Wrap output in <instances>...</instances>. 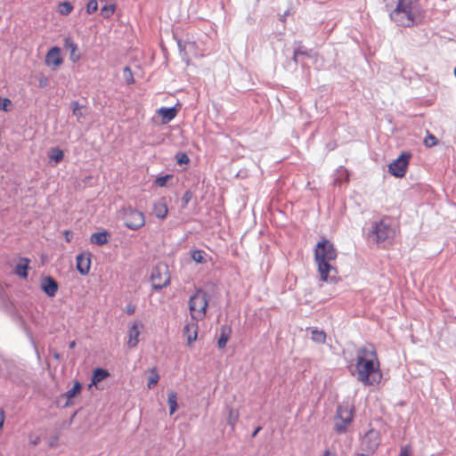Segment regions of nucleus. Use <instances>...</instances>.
<instances>
[{
	"mask_svg": "<svg viewBox=\"0 0 456 456\" xmlns=\"http://www.w3.org/2000/svg\"><path fill=\"white\" fill-rule=\"evenodd\" d=\"M353 375L364 386H376L382 379V371L375 347L364 345L356 350Z\"/></svg>",
	"mask_w": 456,
	"mask_h": 456,
	"instance_id": "nucleus-1",
	"label": "nucleus"
},
{
	"mask_svg": "<svg viewBox=\"0 0 456 456\" xmlns=\"http://www.w3.org/2000/svg\"><path fill=\"white\" fill-rule=\"evenodd\" d=\"M390 19L399 26L411 27L421 21L422 10L417 0H385Z\"/></svg>",
	"mask_w": 456,
	"mask_h": 456,
	"instance_id": "nucleus-2",
	"label": "nucleus"
},
{
	"mask_svg": "<svg viewBox=\"0 0 456 456\" xmlns=\"http://www.w3.org/2000/svg\"><path fill=\"white\" fill-rule=\"evenodd\" d=\"M337 250L329 240H322L314 248V261L317 265L320 280L332 282L337 275L335 262Z\"/></svg>",
	"mask_w": 456,
	"mask_h": 456,
	"instance_id": "nucleus-3",
	"label": "nucleus"
},
{
	"mask_svg": "<svg viewBox=\"0 0 456 456\" xmlns=\"http://www.w3.org/2000/svg\"><path fill=\"white\" fill-rule=\"evenodd\" d=\"M208 304V295L205 291L199 289L189 300V310L192 321L203 320L206 316Z\"/></svg>",
	"mask_w": 456,
	"mask_h": 456,
	"instance_id": "nucleus-4",
	"label": "nucleus"
},
{
	"mask_svg": "<svg viewBox=\"0 0 456 456\" xmlns=\"http://www.w3.org/2000/svg\"><path fill=\"white\" fill-rule=\"evenodd\" d=\"M380 444V436L379 431L370 428L361 438L359 453L362 456H367L373 453Z\"/></svg>",
	"mask_w": 456,
	"mask_h": 456,
	"instance_id": "nucleus-5",
	"label": "nucleus"
},
{
	"mask_svg": "<svg viewBox=\"0 0 456 456\" xmlns=\"http://www.w3.org/2000/svg\"><path fill=\"white\" fill-rule=\"evenodd\" d=\"M354 415L353 404L349 402L341 403L338 408L335 428L338 432H344L352 422Z\"/></svg>",
	"mask_w": 456,
	"mask_h": 456,
	"instance_id": "nucleus-6",
	"label": "nucleus"
},
{
	"mask_svg": "<svg viewBox=\"0 0 456 456\" xmlns=\"http://www.w3.org/2000/svg\"><path fill=\"white\" fill-rule=\"evenodd\" d=\"M125 225L131 230H138L145 224V216L141 211L128 208L124 209Z\"/></svg>",
	"mask_w": 456,
	"mask_h": 456,
	"instance_id": "nucleus-7",
	"label": "nucleus"
},
{
	"mask_svg": "<svg viewBox=\"0 0 456 456\" xmlns=\"http://www.w3.org/2000/svg\"><path fill=\"white\" fill-rule=\"evenodd\" d=\"M395 230L391 224L386 220H381L374 226L372 235L377 242L385 241L394 237Z\"/></svg>",
	"mask_w": 456,
	"mask_h": 456,
	"instance_id": "nucleus-8",
	"label": "nucleus"
},
{
	"mask_svg": "<svg viewBox=\"0 0 456 456\" xmlns=\"http://www.w3.org/2000/svg\"><path fill=\"white\" fill-rule=\"evenodd\" d=\"M151 279L152 287L156 289H162L168 285L170 281V276L168 273L167 266H156L151 273Z\"/></svg>",
	"mask_w": 456,
	"mask_h": 456,
	"instance_id": "nucleus-9",
	"label": "nucleus"
},
{
	"mask_svg": "<svg viewBox=\"0 0 456 456\" xmlns=\"http://www.w3.org/2000/svg\"><path fill=\"white\" fill-rule=\"evenodd\" d=\"M410 154L402 153L396 159H395L388 166L389 173L395 177L404 176L408 164H409Z\"/></svg>",
	"mask_w": 456,
	"mask_h": 456,
	"instance_id": "nucleus-10",
	"label": "nucleus"
},
{
	"mask_svg": "<svg viewBox=\"0 0 456 456\" xmlns=\"http://www.w3.org/2000/svg\"><path fill=\"white\" fill-rule=\"evenodd\" d=\"M143 323L141 321L135 320L129 323L127 330V346L134 348L139 342V336L143 330Z\"/></svg>",
	"mask_w": 456,
	"mask_h": 456,
	"instance_id": "nucleus-11",
	"label": "nucleus"
},
{
	"mask_svg": "<svg viewBox=\"0 0 456 456\" xmlns=\"http://www.w3.org/2000/svg\"><path fill=\"white\" fill-rule=\"evenodd\" d=\"M45 63L53 70H56L63 63L61 51L58 46H53L48 50Z\"/></svg>",
	"mask_w": 456,
	"mask_h": 456,
	"instance_id": "nucleus-12",
	"label": "nucleus"
},
{
	"mask_svg": "<svg viewBox=\"0 0 456 456\" xmlns=\"http://www.w3.org/2000/svg\"><path fill=\"white\" fill-rule=\"evenodd\" d=\"M91 267L90 254H80L77 256V269L82 275H86Z\"/></svg>",
	"mask_w": 456,
	"mask_h": 456,
	"instance_id": "nucleus-13",
	"label": "nucleus"
},
{
	"mask_svg": "<svg viewBox=\"0 0 456 456\" xmlns=\"http://www.w3.org/2000/svg\"><path fill=\"white\" fill-rule=\"evenodd\" d=\"M152 213L159 219L166 218L168 213V208L165 198H161L154 202Z\"/></svg>",
	"mask_w": 456,
	"mask_h": 456,
	"instance_id": "nucleus-14",
	"label": "nucleus"
},
{
	"mask_svg": "<svg viewBox=\"0 0 456 456\" xmlns=\"http://www.w3.org/2000/svg\"><path fill=\"white\" fill-rule=\"evenodd\" d=\"M64 47L69 52V60L73 63L77 62L81 59L77 45L70 37H66L64 39Z\"/></svg>",
	"mask_w": 456,
	"mask_h": 456,
	"instance_id": "nucleus-15",
	"label": "nucleus"
},
{
	"mask_svg": "<svg viewBox=\"0 0 456 456\" xmlns=\"http://www.w3.org/2000/svg\"><path fill=\"white\" fill-rule=\"evenodd\" d=\"M157 113L161 118L162 123L167 124L176 117L178 109L176 107H161L157 110Z\"/></svg>",
	"mask_w": 456,
	"mask_h": 456,
	"instance_id": "nucleus-16",
	"label": "nucleus"
},
{
	"mask_svg": "<svg viewBox=\"0 0 456 456\" xmlns=\"http://www.w3.org/2000/svg\"><path fill=\"white\" fill-rule=\"evenodd\" d=\"M198 321H191L185 325L183 329L184 336L187 338L188 345H191L194 341L197 340L198 338Z\"/></svg>",
	"mask_w": 456,
	"mask_h": 456,
	"instance_id": "nucleus-17",
	"label": "nucleus"
},
{
	"mask_svg": "<svg viewBox=\"0 0 456 456\" xmlns=\"http://www.w3.org/2000/svg\"><path fill=\"white\" fill-rule=\"evenodd\" d=\"M41 288L43 291L49 297H53L58 289V286L55 281L49 277L45 278L42 281Z\"/></svg>",
	"mask_w": 456,
	"mask_h": 456,
	"instance_id": "nucleus-18",
	"label": "nucleus"
},
{
	"mask_svg": "<svg viewBox=\"0 0 456 456\" xmlns=\"http://www.w3.org/2000/svg\"><path fill=\"white\" fill-rule=\"evenodd\" d=\"M109 376L110 373L106 370L102 368L95 369L92 375V382L89 384L88 387L91 388L93 386L97 387L98 384Z\"/></svg>",
	"mask_w": 456,
	"mask_h": 456,
	"instance_id": "nucleus-19",
	"label": "nucleus"
},
{
	"mask_svg": "<svg viewBox=\"0 0 456 456\" xmlns=\"http://www.w3.org/2000/svg\"><path fill=\"white\" fill-rule=\"evenodd\" d=\"M110 233L107 231L94 232L90 237V241L93 244L102 246L109 242Z\"/></svg>",
	"mask_w": 456,
	"mask_h": 456,
	"instance_id": "nucleus-20",
	"label": "nucleus"
},
{
	"mask_svg": "<svg viewBox=\"0 0 456 456\" xmlns=\"http://www.w3.org/2000/svg\"><path fill=\"white\" fill-rule=\"evenodd\" d=\"M82 390V385L78 381H75L73 387L69 389L65 394H63V397L67 399L65 406H69L72 403V399L80 394Z\"/></svg>",
	"mask_w": 456,
	"mask_h": 456,
	"instance_id": "nucleus-21",
	"label": "nucleus"
},
{
	"mask_svg": "<svg viewBox=\"0 0 456 456\" xmlns=\"http://www.w3.org/2000/svg\"><path fill=\"white\" fill-rule=\"evenodd\" d=\"M160 379L159 374L158 373L155 368L151 369L149 370V376L147 378V387L149 389L153 388L159 382Z\"/></svg>",
	"mask_w": 456,
	"mask_h": 456,
	"instance_id": "nucleus-22",
	"label": "nucleus"
},
{
	"mask_svg": "<svg viewBox=\"0 0 456 456\" xmlns=\"http://www.w3.org/2000/svg\"><path fill=\"white\" fill-rule=\"evenodd\" d=\"M167 403L169 406V414L173 415L177 410V395L174 391H170L167 395Z\"/></svg>",
	"mask_w": 456,
	"mask_h": 456,
	"instance_id": "nucleus-23",
	"label": "nucleus"
},
{
	"mask_svg": "<svg viewBox=\"0 0 456 456\" xmlns=\"http://www.w3.org/2000/svg\"><path fill=\"white\" fill-rule=\"evenodd\" d=\"M230 335H231V329L229 327H222L220 338L217 342L218 346L220 348H224L226 346L227 341L229 340Z\"/></svg>",
	"mask_w": 456,
	"mask_h": 456,
	"instance_id": "nucleus-24",
	"label": "nucleus"
},
{
	"mask_svg": "<svg viewBox=\"0 0 456 456\" xmlns=\"http://www.w3.org/2000/svg\"><path fill=\"white\" fill-rule=\"evenodd\" d=\"M48 157L52 161L57 164L62 160L64 153L58 148H52L48 151Z\"/></svg>",
	"mask_w": 456,
	"mask_h": 456,
	"instance_id": "nucleus-25",
	"label": "nucleus"
},
{
	"mask_svg": "<svg viewBox=\"0 0 456 456\" xmlns=\"http://www.w3.org/2000/svg\"><path fill=\"white\" fill-rule=\"evenodd\" d=\"M240 417V412L237 409L230 408L228 410L227 423L233 429Z\"/></svg>",
	"mask_w": 456,
	"mask_h": 456,
	"instance_id": "nucleus-26",
	"label": "nucleus"
},
{
	"mask_svg": "<svg viewBox=\"0 0 456 456\" xmlns=\"http://www.w3.org/2000/svg\"><path fill=\"white\" fill-rule=\"evenodd\" d=\"M311 338L318 344H324L326 340V334L322 330H313L311 331Z\"/></svg>",
	"mask_w": 456,
	"mask_h": 456,
	"instance_id": "nucleus-27",
	"label": "nucleus"
},
{
	"mask_svg": "<svg viewBox=\"0 0 456 456\" xmlns=\"http://www.w3.org/2000/svg\"><path fill=\"white\" fill-rule=\"evenodd\" d=\"M73 10V6L69 2H63V3H61L58 6V12L61 14V15H68L69 13L71 12V11Z\"/></svg>",
	"mask_w": 456,
	"mask_h": 456,
	"instance_id": "nucleus-28",
	"label": "nucleus"
},
{
	"mask_svg": "<svg viewBox=\"0 0 456 456\" xmlns=\"http://www.w3.org/2000/svg\"><path fill=\"white\" fill-rule=\"evenodd\" d=\"M72 113L77 117V120L85 116V110L83 106H80L77 102L72 103Z\"/></svg>",
	"mask_w": 456,
	"mask_h": 456,
	"instance_id": "nucleus-29",
	"label": "nucleus"
},
{
	"mask_svg": "<svg viewBox=\"0 0 456 456\" xmlns=\"http://www.w3.org/2000/svg\"><path fill=\"white\" fill-rule=\"evenodd\" d=\"M12 109V102L8 98L0 96V110L4 111H10Z\"/></svg>",
	"mask_w": 456,
	"mask_h": 456,
	"instance_id": "nucleus-30",
	"label": "nucleus"
},
{
	"mask_svg": "<svg viewBox=\"0 0 456 456\" xmlns=\"http://www.w3.org/2000/svg\"><path fill=\"white\" fill-rule=\"evenodd\" d=\"M191 256L196 263H203L205 261V254L201 250H192Z\"/></svg>",
	"mask_w": 456,
	"mask_h": 456,
	"instance_id": "nucleus-31",
	"label": "nucleus"
},
{
	"mask_svg": "<svg viewBox=\"0 0 456 456\" xmlns=\"http://www.w3.org/2000/svg\"><path fill=\"white\" fill-rule=\"evenodd\" d=\"M115 12V6L113 4L105 5L102 8L101 13L104 18L110 17Z\"/></svg>",
	"mask_w": 456,
	"mask_h": 456,
	"instance_id": "nucleus-32",
	"label": "nucleus"
},
{
	"mask_svg": "<svg viewBox=\"0 0 456 456\" xmlns=\"http://www.w3.org/2000/svg\"><path fill=\"white\" fill-rule=\"evenodd\" d=\"M123 78L127 84L134 83L133 73L128 67H125L123 69Z\"/></svg>",
	"mask_w": 456,
	"mask_h": 456,
	"instance_id": "nucleus-33",
	"label": "nucleus"
},
{
	"mask_svg": "<svg viewBox=\"0 0 456 456\" xmlns=\"http://www.w3.org/2000/svg\"><path fill=\"white\" fill-rule=\"evenodd\" d=\"M173 178L172 175H166L164 176H159L155 180L156 185L159 187L166 186L167 181L171 180Z\"/></svg>",
	"mask_w": 456,
	"mask_h": 456,
	"instance_id": "nucleus-34",
	"label": "nucleus"
},
{
	"mask_svg": "<svg viewBox=\"0 0 456 456\" xmlns=\"http://www.w3.org/2000/svg\"><path fill=\"white\" fill-rule=\"evenodd\" d=\"M27 268L28 263L19 264L16 267V273L20 277L26 278L28 275Z\"/></svg>",
	"mask_w": 456,
	"mask_h": 456,
	"instance_id": "nucleus-35",
	"label": "nucleus"
},
{
	"mask_svg": "<svg viewBox=\"0 0 456 456\" xmlns=\"http://www.w3.org/2000/svg\"><path fill=\"white\" fill-rule=\"evenodd\" d=\"M98 9V3L96 0H89L86 5V12L88 13H94Z\"/></svg>",
	"mask_w": 456,
	"mask_h": 456,
	"instance_id": "nucleus-36",
	"label": "nucleus"
},
{
	"mask_svg": "<svg viewBox=\"0 0 456 456\" xmlns=\"http://www.w3.org/2000/svg\"><path fill=\"white\" fill-rule=\"evenodd\" d=\"M424 143L428 147H432V146H434V145H436L437 143V140H436V138L434 135L428 134L425 138Z\"/></svg>",
	"mask_w": 456,
	"mask_h": 456,
	"instance_id": "nucleus-37",
	"label": "nucleus"
},
{
	"mask_svg": "<svg viewBox=\"0 0 456 456\" xmlns=\"http://www.w3.org/2000/svg\"><path fill=\"white\" fill-rule=\"evenodd\" d=\"M176 160H177L178 164L182 165V164H187L190 159L185 153H179L176 155Z\"/></svg>",
	"mask_w": 456,
	"mask_h": 456,
	"instance_id": "nucleus-38",
	"label": "nucleus"
},
{
	"mask_svg": "<svg viewBox=\"0 0 456 456\" xmlns=\"http://www.w3.org/2000/svg\"><path fill=\"white\" fill-rule=\"evenodd\" d=\"M191 199L192 193L190 191H187L182 197V202L183 203L184 206H186L191 201Z\"/></svg>",
	"mask_w": 456,
	"mask_h": 456,
	"instance_id": "nucleus-39",
	"label": "nucleus"
},
{
	"mask_svg": "<svg viewBox=\"0 0 456 456\" xmlns=\"http://www.w3.org/2000/svg\"><path fill=\"white\" fill-rule=\"evenodd\" d=\"M399 456H411V450L409 446H404L401 449Z\"/></svg>",
	"mask_w": 456,
	"mask_h": 456,
	"instance_id": "nucleus-40",
	"label": "nucleus"
},
{
	"mask_svg": "<svg viewBox=\"0 0 456 456\" xmlns=\"http://www.w3.org/2000/svg\"><path fill=\"white\" fill-rule=\"evenodd\" d=\"M39 437L38 436H30L29 437V443L33 445H37L39 443Z\"/></svg>",
	"mask_w": 456,
	"mask_h": 456,
	"instance_id": "nucleus-41",
	"label": "nucleus"
},
{
	"mask_svg": "<svg viewBox=\"0 0 456 456\" xmlns=\"http://www.w3.org/2000/svg\"><path fill=\"white\" fill-rule=\"evenodd\" d=\"M47 83H48V79L46 77H42L40 80H39V86L41 87H44V86H47Z\"/></svg>",
	"mask_w": 456,
	"mask_h": 456,
	"instance_id": "nucleus-42",
	"label": "nucleus"
},
{
	"mask_svg": "<svg viewBox=\"0 0 456 456\" xmlns=\"http://www.w3.org/2000/svg\"><path fill=\"white\" fill-rule=\"evenodd\" d=\"M322 456H336V454L330 451H326Z\"/></svg>",
	"mask_w": 456,
	"mask_h": 456,
	"instance_id": "nucleus-43",
	"label": "nucleus"
},
{
	"mask_svg": "<svg viewBox=\"0 0 456 456\" xmlns=\"http://www.w3.org/2000/svg\"><path fill=\"white\" fill-rule=\"evenodd\" d=\"M126 313H127L128 314H132L134 313V307H133V306H128V307L126 308Z\"/></svg>",
	"mask_w": 456,
	"mask_h": 456,
	"instance_id": "nucleus-44",
	"label": "nucleus"
},
{
	"mask_svg": "<svg viewBox=\"0 0 456 456\" xmlns=\"http://www.w3.org/2000/svg\"><path fill=\"white\" fill-rule=\"evenodd\" d=\"M299 53H300L299 50L295 51V53H294V61H297V57H298Z\"/></svg>",
	"mask_w": 456,
	"mask_h": 456,
	"instance_id": "nucleus-45",
	"label": "nucleus"
},
{
	"mask_svg": "<svg viewBox=\"0 0 456 456\" xmlns=\"http://www.w3.org/2000/svg\"><path fill=\"white\" fill-rule=\"evenodd\" d=\"M75 346H76V342H75V341H71V342L69 343V347H70V348H74V347H75Z\"/></svg>",
	"mask_w": 456,
	"mask_h": 456,
	"instance_id": "nucleus-46",
	"label": "nucleus"
},
{
	"mask_svg": "<svg viewBox=\"0 0 456 456\" xmlns=\"http://www.w3.org/2000/svg\"><path fill=\"white\" fill-rule=\"evenodd\" d=\"M66 239H67V240H69V232H66Z\"/></svg>",
	"mask_w": 456,
	"mask_h": 456,
	"instance_id": "nucleus-47",
	"label": "nucleus"
},
{
	"mask_svg": "<svg viewBox=\"0 0 456 456\" xmlns=\"http://www.w3.org/2000/svg\"><path fill=\"white\" fill-rule=\"evenodd\" d=\"M259 429H260V428H258L254 432V436H255L256 434H257V433H258Z\"/></svg>",
	"mask_w": 456,
	"mask_h": 456,
	"instance_id": "nucleus-48",
	"label": "nucleus"
},
{
	"mask_svg": "<svg viewBox=\"0 0 456 456\" xmlns=\"http://www.w3.org/2000/svg\"><path fill=\"white\" fill-rule=\"evenodd\" d=\"M259 429H260V428H258L254 432V436H255L256 434H257V433H258Z\"/></svg>",
	"mask_w": 456,
	"mask_h": 456,
	"instance_id": "nucleus-49",
	"label": "nucleus"
},
{
	"mask_svg": "<svg viewBox=\"0 0 456 456\" xmlns=\"http://www.w3.org/2000/svg\"><path fill=\"white\" fill-rule=\"evenodd\" d=\"M453 74H454V76L456 77V67L454 68Z\"/></svg>",
	"mask_w": 456,
	"mask_h": 456,
	"instance_id": "nucleus-50",
	"label": "nucleus"
}]
</instances>
